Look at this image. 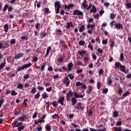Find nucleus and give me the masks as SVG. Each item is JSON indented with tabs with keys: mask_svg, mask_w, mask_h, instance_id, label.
Returning <instances> with one entry per match:
<instances>
[{
	"mask_svg": "<svg viewBox=\"0 0 131 131\" xmlns=\"http://www.w3.org/2000/svg\"><path fill=\"white\" fill-rule=\"evenodd\" d=\"M12 126L13 128L18 127L17 130L21 131L25 128V126H23V123L21 122H18L17 119H15L13 122L12 123Z\"/></svg>",
	"mask_w": 131,
	"mask_h": 131,
	"instance_id": "1",
	"label": "nucleus"
},
{
	"mask_svg": "<svg viewBox=\"0 0 131 131\" xmlns=\"http://www.w3.org/2000/svg\"><path fill=\"white\" fill-rule=\"evenodd\" d=\"M115 66L116 68H118L120 69V70L122 71V72H124V73H125V74H126V73H128V71H127V72H126V71H125V66H123L122 64H121V63H120V62L118 61V62H116L115 64Z\"/></svg>",
	"mask_w": 131,
	"mask_h": 131,
	"instance_id": "2",
	"label": "nucleus"
},
{
	"mask_svg": "<svg viewBox=\"0 0 131 131\" xmlns=\"http://www.w3.org/2000/svg\"><path fill=\"white\" fill-rule=\"evenodd\" d=\"M95 24H89L87 26V28H88V32L89 34H93L94 33V30H95Z\"/></svg>",
	"mask_w": 131,
	"mask_h": 131,
	"instance_id": "3",
	"label": "nucleus"
},
{
	"mask_svg": "<svg viewBox=\"0 0 131 131\" xmlns=\"http://www.w3.org/2000/svg\"><path fill=\"white\" fill-rule=\"evenodd\" d=\"M31 65H32L31 63L30 62L29 63L24 64L22 67H19L18 68H17V72H19V71H22L24 70V69L29 68V67H30V66H31Z\"/></svg>",
	"mask_w": 131,
	"mask_h": 131,
	"instance_id": "4",
	"label": "nucleus"
},
{
	"mask_svg": "<svg viewBox=\"0 0 131 131\" xmlns=\"http://www.w3.org/2000/svg\"><path fill=\"white\" fill-rule=\"evenodd\" d=\"M23 56H24V54L23 53H17L15 55L14 59L15 60H18V59H20V58H22Z\"/></svg>",
	"mask_w": 131,
	"mask_h": 131,
	"instance_id": "5",
	"label": "nucleus"
},
{
	"mask_svg": "<svg viewBox=\"0 0 131 131\" xmlns=\"http://www.w3.org/2000/svg\"><path fill=\"white\" fill-rule=\"evenodd\" d=\"M74 4H70L68 5H64V8L65 10H70L71 8H74Z\"/></svg>",
	"mask_w": 131,
	"mask_h": 131,
	"instance_id": "6",
	"label": "nucleus"
},
{
	"mask_svg": "<svg viewBox=\"0 0 131 131\" xmlns=\"http://www.w3.org/2000/svg\"><path fill=\"white\" fill-rule=\"evenodd\" d=\"M73 15H74V16H75V15H77L78 16H81L82 15V12L78 10H74Z\"/></svg>",
	"mask_w": 131,
	"mask_h": 131,
	"instance_id": "7",
	"label": "nucleus"
},
{
	"mask_svg": "<svg viewBox=\"0 0 131 131\" xmlns=\"http://www.w3.org/2000/svg\"><path fill=\"white\" fill-rule=\"evenodd\" d=\"M64 101H65V98L64 97H61L59 99L57 100V102L59 104H61V105H64Z\"/></svg>",
	"mask_w": 131,
	"mask_h": 131,
	"instance_id": "8",
	"label": "nucleus"
},
{
	"mask_svg": "<svg viewBox=\"0 0 131 131\" xmlns=\"http://www.w3.org/2000/svg\"><path fill=\"white\" fill-rule=\"evenodd\" d=\"M115 27H116L117 29H123V25L120 23H117L115 25Z\"/></svg>",
	"mask_w": 131,
	"mask_h": 131,
	"instance_id": "9",
	"label": "nucleus"
},
{
	"mask_svg": "<svg viewBox=\"0 0 131 131\" xmlns=\"http://www.w3.org/2000/svg\"><path fill=\"white\" fill-rule=\"evenodd\" d=\"M64 84H66V86L67 85H69L70 84V80H69V78L68 77H66L64 81H63Z\"/></svg>",
	"mask_w": 131,
	"mask_h": 131,
	"instance_id": "10",
	"label": "nucleus"
},
{
	"mask_svg": "<svg viewBox=\"0 0 131 131\" xmlns=\"http://www.w3.org/2000/svg\"><path fill=\"white\" fill-rule=\"evenodd\" d=\"M73 95L72 91H69L68 94L67 95V100L69 101V100H70V97L73 96Z\"/></svg>",
	"mask_w": 131,
	"mask_h": 131,
	"instance_id": "11",
	"label": "nucleus"
},
{
	"mask_svg": "<svg viewBox=\"0 0 131 131\" xmlns=\"http://www.w3.org/2000/svg\"><path fill=\"white\" fill-rule=\"evenodd\" d=\"M73 66V63L72 62H70L68 64V72H69L70 71H71V69Z\"/></svg>",
	"mask_w": 131,
	"mask_h": 131,
	"instance_id": "12",
	"label": "nucleus"
},
{
	"mask_svg": "<svg viewBox=\"0 0 131 131\" xmlns=\"http://www.w3.org/2000/svg\"><path fill=\"white\" fill-rule=\"evenodd\" d=\"M26 118H27V117H26V115L24 114L22 116L18 118V120H19V121H21L22 122H23V121H24V120H25Z\"/></svg>",
	"mask_w": 131,
	"mask_h": 131,
	"instance_id": "13",
	"label": "nucleus"
},
{
	"mask_svg": "<svg viewBox=\"0 0 131 131\" xmlns=\"http://www.w3.org/2000/svg\"><path fill=\"white\" fill-rule=\"evenodd\" d=\"M90 13H97V7L95 6H92V8L90 10Z\"/></svg>",
	"mask_w": 131,
	"mask_h": 131,
	"instance_id": "14",
	"label": "nucleus"
},
{
	"mask_svg": "<svg viewBox=\"0 0 131 131\" xmlns=\"http://www.w3.org/2000/svg\"><path fill=\"white\" fill-rule=\"evenodd\" d=\"M93 86L89 85L88 86V90L87 91L86 93H88V95H90L91 93L93 92Z\"/></svg>",
	"mask_w": 131,
	"mask_h": 131,
	"instance_id": "15",
	"label": "nucleus"
},
{
	"mask_svg": "<svg viewBox=\"0 0 131 131\" xmlns=\"http://www.w3.org/2000/svg\"><path fill=\"white\" fill-rule=\"evenodd\" d=\"M54 7L55 8H61V4H60V2L56 1L54 3Z\"/></svg>",
	"mask_w": 131,
	"mask_h": 131,
	"instance_id": "16",
	"label": "nucleus"
},
{
	"mask_svg": "<svg viewBox=\"0 0 131 131\" xmlns=\"http://www.w3.org/2000/svg\"><path fill=\"white\" fill-rule=\"evenodd\" d=\"M77 103V100H76V98L75 97H72V106H74L75 104Z\"/></svg>",
	"mask_w": 131,
	"mask_h": 131,
	"instance_id": "17",
	"label": "nucleus"
},
{
	"mask_svg": "<svg viewBox=\"0 0 131 131\" xmlns=\"http://www.w3.org/2000/svg\"><path fill=\"white\" fill-rule=\"evenodd\" d=\"M74 96L75 98H82V94L79 95L76 92H74Z\"/></svg>",
	"mask_w": 131,
	"mask_h": 131,
	"instance_id": "18",
	"label": "nucleus"
},
{
	"mask_svg": "<svg viewBox=\"0 0 131 131\" xmlns=\"http://www.w3.org/2000/svg\"><path fill=\"white\" fill-rule=\"evenodd\" d=\"M46 36H47V33L45 32L40 35L39 38H40V39H42V38H45Z\"/></svg>",
	"mask_w": 131,
	"mask_h": 131,
	"instance_id": "19",
	"label": "nucleus"
},
{
	"mask_svg": "<svg viewBox=\"0 0 131 131\" xmlns=\"http://www.w3.org/2000/svg\"><path fill=\"white\" fill-rule=\"evenodd\" d=\"M107 84L108 85H111V84H112V78L111 77H109L107 78Z\"/></svg>",
	"mask_w": 131,
	"mask_h": 131,
	"instance_id": "20",
	"label": "nucleus"
},
{
	"mask_svg": "<svg viewBox=\"0 0 131 131\" xmlns=\"http://www.w3.org/2000/svg\"><path fill=\"white\" fill-rule=\"evenodd\" d=\"M75 109H82L81 107V103H78L77 104V105L75 106Z\"/></svg>",
	"mask_w": 131,
	"mask_h": 131,
	"instance_id": "21",
	"label": "nucleus"
},
{
	"mask_svg": "<svg viewBox=\"0 0 131 131\" xmlns=\"http://www.w3.org/2000/svg\"><path fill=\"white\" fill-rule=\"evenodd\" d=\"M84 66H86V65H88V63H89V58H88V57H85L84 58Z\"/></svg>",
	"mask_w": 131,
	"mask_h": 131,
	"instance_id": "22",
	"label": "nucleus"
},
{
	"mask_svg": "<svg viewBox=\"0 0 131 131\" xmlns=\"http://www.w3.org/2000/svg\"><path fill=\"white\" fill-rule=\"evenodd\" d=\"M118 95H119V96H121V93H123V91H122V88H121V87L119 86L118 88Z\"/></svg>",
	"mask_w": 131,
	"mask_h": 131,
	"instance_id": "23",
	"label": "nucleus"
},
{
	"mask_svg": "<svg viewBox=\"0 0 131 131\" xmlns=\"http://www.w3.org/2000/svg\"><path fill=\"white\" fill-rule=\"evenodd\" d=\"M4 31L5 32L7 33L8 31H9V25L6 24L4 26Z\"/></svg>",
	"mask_w": 131,
	"mask_h": 131,
	"instance_id": "24",
	"label": "nucleus"
},
{
	"mask_svg": "<svg viewBox=\"0 0 131 131\" xmlns=\"http://www.w3.org/2000/svg\"><path fill=\"white\" fill-rule=\"evenodd\" d=\"M39 97H40V94H39V91H38L37 94L35 95L34 98L35 99V100H36L38 99Z\"/></svg>",
	"mask_w": 131,
	"mask_h": 131,
	"instance_id": "25",
	"label": "nucleus"
},
{
	"mask_svg": "<svg viewBox=\"0 0 131 131\" xmlns=\"http://www.w3.org/2000/svg\"><path fill=\"white\" fill-rule=\"evenodd\" d=\"M130 92L129 91H127L122 95V98H124L125 97H127V96H129Z\"/></svg>",
	"mask_w": 131,
	"mask_h": 131,
	"instance_id": "26",
	"label": "nucleus"
},
{
	"mask_svg": "<svg viewBox=\"0 0 131 131\" xmlns=\"http://www.w3.org/2000/svg\"><path fill=\"white\" fill-rule=\"evenodd\" d=\"M86 1L84 0L83 3L82 4L83 8H84V9H86L88 8V5L86 4Z\"/></svg>",
	"mask_w": 131,
	"mask_h": 131,
	"instance_id": "27",
	"label": "nucleus"
},
{
	"mask_svg": "<svg viewBox=\"0 0 131 131\" xmlns=\"http://www.w3.org/2000/svg\"><path fill=\"white\" fill-rule=\"evenodd\" d=\"M90 130L91 131H106V129L103 128L102 129H97L96 130V129L93 128H90Z\"/></svg>",
	"mask_w": 131,
	"mask_h": 131,
	"instance_id": "28",
	"label": "nucleus"
},
{
	"mask_svg": "<svg viewBox=\"0 0 131 131\" xmlns=\"http://www.w3.org/2000/svg\"><path fill=\"white\" fill-rule=\"evenodd\" d=\"M126 9H131V3H126L125 4Z\"/></svg>",
	"mask_w": 131,
	"mask_h": 131,
	"instance_id": "29",
	"label": "nucleus"
},
{
	"mask_svg": "<svg viewBox=\"0 0 131 131\" xmlns=\"http://www.w3.org/2000/svg\"><path fill=\"white\" fill-rule=\"evenodd\" d=\"M63 61H64V57L63 56L60 57L57 60V62H59V63H63Z\"/></svg>",
	"mask_w": 131,
	"mask_h": 131,
	"instance_id": "30",
	"label": "nucleus"
},
{
	"mask_svg": "<svg viewBox=\"0 0 131 131\" xmlns=\"http://www.w3.org/2000/svg\"><path fill=\"white\" fill-rule=\"evenodd\" d=\"M35 92H36V89H35V87H32L31 88V93L33 94V95H34V94H35Z\"/></svg>",
	"mask_w": 131,
	"mask_h": 131,
	"instance_id": "31",
	"label": "nucleus"
},
{
	"mask_svg": "<svg viewBox=\"0 0 131 131\" xmlns=\"http://www.w3.org/2000/svg\"><path fill=\"white\" fill-rule=\"evenodd\" d=\"M59 116L58 114H55L52 116V118L53 119H57V118H59Z\"/></svg>",
	"mask_w": 131,
	"mask_h": 131,
	"instance_id": "32",
	"label": "nucleus"
},
{
	"mask_svg": "<svg viewBox=\"0 0 131 131\" xmlns=\"http://www.w3.org/2000/svg\"><path fill=\"white\" fill-rule=\"evenodd\" d=\"M75 66H82V62L80 61H78L77 63L76 62L75 63Z\"/></svg>",
	"mask_w": 131,
	"mask_h": 131,
	"instance_id": "33",
	"label": "nucleus"
},
{
	"mask_svg": "<svg viewBox=\"0 0 131 131\" xmlns=\"http://www.w3.org/2000/svg\"><path fill=\"white\" fill-rule=\"evenodd\" d=\"M60 7H56V8H55V14H59V13H60Z\"/></svg>",
	"mask_w": 131,
	"mask_h": 131,
	"instance_id": "34",
	"label": "nucleus"
},
{
	"mask_svg": "<svg viewBox=\"0 0 131 131\" xmlns=\"http://www.w3.org/2000/svg\"><path fill=\"white\" fill-rule=\"evenodd\" d=\"M27 102H28V99H25L24 100V102H23V105H25V107L27 106Z\"/></svg>",
	"mask_w": 131,
	"mask_h": 131,
	"instance_id": "35",
	"label": "nucleus"
},
{
	"mask_svg": "<svg viewBox=\"0 0 131 131\" xmlns=\"http://www.w3.org/2000/svg\"><path fill=\"white\" fill-rule=\"evenodd\" d=\"M46 65H47V63H42V66H41V71H43V70H45V67H46Z\"/></svg>",
	"mask_w": 131,
	"mask_h": 131,
	"instance_id": "36",
	"label": "nucleus"
},
{
	"mask_svg": "<svg viewBox=\"0 0 131 131\" xmlns=\"http://www.w3.org/2000/svg\"><path fill=\"white\" fill-rule=\"evenodd\" d=\"M11 96H17L18 95V93L16 92L15 90H12V92L11 93Z\"/></svg>",
	"mask_w": 131,
	"mask_h": 131,
	"instance_id": "37",
	"label": "nucleus"
},
{
	"mask_svg": "<svg viewBox=\"0 0 131 131\" xmlns=\"http://www.w3.org/2000/svg\"><path fill=\"white\" fill-rule=\"evenodd\" d=\"M9 5H5L4 6V7L3 9V12H6L7 11V9L8 8Z\"/></svg>",
	"mask_w": 131,
	"mask_h": 131,
	"instance_id": "38",
	"label": "nucleus"
},
{
	"mask_svg": "<svg viewBox=\"0 0 131 131\" xmlns=\"http://www.w3.org/2000/svg\"><path fill=\"white\" fill-rule=\"evenodd\" d=\"M6 66V62H3L0 64V69H3Z\"/></svg>",
	"mask_w": 131,
	"mask_h": 131,
	"instance_id": "39",
	"label": "nucleus"
},
{
	"mask_svg": "<svg viewBox=\"0 0 131 131\" xmlns=\"http://www.w3.org/2000/svg\"><path fill=\"white\" fill-rule=\"evenodd\" d=\"M71 25V21H70L69 23H67V26H66L67 29H70Z\"/></svg>",
	"mask_w": 131,
	"mask_h": 131,
	"instance_id": "40",
	"label": "nucleus"
},
{
	"mask_svg": "<svg viewBox=\"0 0 131 131\" xmlns=\"http://www.w3.org/2000/svg\"><path fill=\"white\" fill-rule=\"evenodd\" d=\"M91 56L94 60H97V55L95 53H92Z\"/></svg>",
	"mask_w": 131,
	"mask_h": 131,
	"instance_id": "41",
	"label": "nucleus"
},
{
	"mask_svg": "<svg viewBox=\"0 0 131 131\" xmlns=\"http://www.w3.org/2000/svg\"><path fill=\"white\" fill-rule=\"evenodd\" d=\"M53 107H57V106H58V102H57V101H53L52 103Z\"/></svg>",
	"mask_w": 131,
	"mask_h": 131,
	"instance_id": "42",
	"label": "nucleus"
},
{
	"mask_svg": "<svg viewBox=\"0 0 131 131\" xmlns=\"http://www.w3.org/2000/svg\"><path fill=\"white\" fill-rule=\"evenodd\" d=\"M35 26L36 29V30H39V27L40 26V24H39V23L36 24Z\"/></svg>",
	"mask_w": 131,
	"mask_h": 131,
	"instance_id": "43",
	"label": "nucleus"
},
{
	"mask_svg": "<svg viewBox=\"0 0 131 131\" xmlns=\"http://www.w3.org/2000/svg\"><path fill=\"white\" fill-rule=\"evenodd\" d=\"M99 75H102V74H104V70L103 69H100L99 71Z\"/></svg>",
	"mask_w": 131,
	"mask_h": 131,
	"instance_id": "44",
	"label": "nucleus"
},
{
	"mask_svg": "<svg viewBox=\"0 0 131 131\" xmlns=\"http://www.w3.org/2000/svg\"><path fill=\"white\" fill-rule=\"evenodd\" d=\"M45 128H46V129H47L48 131H50L51 130V128L48 124H47L45 126Z\"/></svg>",
	"mask_w": 131,
	"mask_h": 131,
	"instance_id": "45",
	"label": "nucleus"
},
{
	"mask_svg": "<svg viewBox=\"0 0 131 131\" xmlns=\"http://www.w3.org/2000/svg\"><path fill=\"white\" fill-rule=\"evenodd\" d=\"M114 117L116 118V117H118V112H117V111H115L114 112Z\"/></svg>",
	"mask_w": 131,
	"mask_h": 131,
	"instance_id": "46",
	"label": "nucleus"
},
{
	"mask_svg": "<svg viewBox=\"0 0 131 131\" xmlns=\"http://www.w3.org/2000/svg\"><path fill=\"white\" fill-rule=\"evenodd\" d=\"M123 60H124V56H123V53H122L120 54V60L122 61Z\"/></svg>",
	"mask_w": 131,
	"mask_h": 131,
	"instance_id": "47",
	"label": "nucleus"
},
{
	"mask_svg": "<svg viewBox=\"0 0 131 131\" xmlns=\"http://www.w3.org/2000/svg\"><path fill=\"white\" fill-rule=\"evenodd\" d=\"M88 48L91 50V51H94V47H93V45L91 44V43H89L88 45Z\"/></svg>",
	"mask_w": 131,
	"mask_h": 131,
	"instance_id": "48",
	"label": "nucleus"
},
{
	"mask_svg": "<svg viewBox=\"0 0 131 131\" xmlns=\"http://www.w3.org/2000/svg\"><path fill=\"white\" fill-rule=\"evenodd\" d=\"M11 45H14L16 42V39H12L10 41Z\"/></svg>",
	"mask_w": 131,
	"mask_h": 131,
	"instance_id": "49",
	"label": "nucleus"
},
{
	"mask_svg": "<svg viewBox=\"0 0 131 131\" xmlns=\"http://www.w3.org/2000/svg\"><path fill=\"white\" fill-rule=\"evenodd\" d=\"M17 89H20V90L23 89V84L19 83L17 86Z\"/></svg>",
	"mask_w": 131,
	"mask_h": 131,
	"instance_id": "50",
	"label": "nucleus"
},
{
	"mask_svg": "<svg viewBox=\"0 0 131 131\" xmlns=\"http://www.w3.org/2000/svg\"><path fill=\"white\" fill-rule=\"evenodd\" d=\"M45 120H43L42 119H41V118L39 119H38V122H39V123H43V122H45Z\"/></svg>",
	"mask_w": 131,
	"mask_h": 131,
	"instance_id": "51",
	"label": "nucleus"
},
{
	"mask_svg": "<svg viewBox=\"0 0 131 131\" xmlns=\"http://www.w3.org/2000/svg\"><path fill=\"white\" fill-rule=\"evenodd\" d=\"M20 39H24L25 40H27V39H28V37L26 36H22L20 37Z\"/></svg>",
	"mask_w": 131,
	"mask_h": 131,
	"instance_id": "52",
	"label": "nucleus"
},
{
	"mask_svg": "<svg viewBox=\"0 0 131 131\" xmlns=\"http://www.w3.org/2000/svg\"><path fill=\"white\" fill-rule=\"evenodd\" d=\"M88 114L89 116L93 115V111L92 110L88 111Z\"/></svg>",
	"mask_w": 131,
	"mask_h": 131,
	"instance_id": "53",
	"label": "nucleus"
},
{
	"mask_svg": "<svg viewBox=\"0 0 131 131\" xmlns=\"http://www.w3.org/2000/svg\"><path fill=\"white\" fill-rule=\"evenodd\" d=\"M49 11H50V9L48 8H45V12L46 14H48V13H50V12Z\"/></svg>",
	"mask_w": 131,
	"mask_h": 131,
	"instance_id": "54",
	"label": "nucleus"
},
{
	"mask_svg": "<svg viewBox=\"0 0 131 131\" xmlns=\"http://www.w3.org/2000/svg\"><path fill=\"white\" fill-rule=\"evenodd\" d=\"M102 43L103 45H107V43H108V39L102 40Z\"/></svg>",
	"mask_w": 131,
	"mask_h": 131,
	"instance_id": "55",
	"label": "nucleus"
},
{
	"mask_svg": "<svg viewBox=\"0 0 131 131\" xmlns=\"http://www.w3.org/2000/svg\"><path fill=\"white\" fill-rule=\"evenodd\" d=\"M102 93L103 94H107V93H108V89L106 88L103 89V90L102 91Z\"/></svg>",
	"mask_w": 131,
	"mask_h": 131,
	"instance_id": "56",
	"label": "nucleus"
},
{
	"mask_svg": "<svg viewBox=\"0 0 131 131\" xmlns=\"http://www.w3.org/2000/svg\"><path fill=\"white\" fill-rule=\"evenodd\" d=\"M114 46H115V42L113 41H111V48H114Z\"/></svg>",
	"mask_w": 131,
	"mask_h": 131,
	"instance_id": "57",
	"label": "nucleus"
},
{
	"mask_svg": "<svg viewBox=\"0 0 131 131\" xmlns=\"http://www.w3.org/2000/svg\"><path fill=\"white\" fill-rule=\"evenodd\" d=\"M8 13H11V12L13 11V7L11 6L8 7Z\"/></svg>",
	"mask_w": 131,
	"mask_h": 131,
	"instance_id": "58",
	"label": "nucleus"
},
{
	"mask_svg": "<svg viewBox=\"0 0 131 131\" xmlns=\"http://www.w3.org/2000/svg\"><path fill=\"white\" fill-rule=\"evenodd\" d=\"M79 85H82V83L78 81L76 83V86H79Z\"/></svg>",
	"mask_w": 131,
	"mask_h": 131,
	"instance_id": "59",
	"label": "nucleus"
},
{
	"mask_svg": "<svg viewBox=\"0 0 131 131\" xmlns=\"http://www.w3.org/2000/svg\"><path fill=\"white\" fill-rule=\"evenodd\" d=\"M37 90H38L39 91H43V90H45V88H43V87H40V86H38Z\"/></svg>",
	"mask_w": 131,
	"mask_h": 131,
	"instance_id": "60",
	"label": "nucleus"
},
{
	"mask_svg": "<svg viewBox=\"0 0 131 131\" xmlns=\"http://www.w3.org/2000/svg\"><path fill=\"white\" fill-rule=\"evenodd\" d=\"M57 34H58V35H62V31L60 29H58L57 30Z\"/></svg>",
	"mask_w": 131,
	"mask_h": 131,
	"instance_id": "61",
	"label": "nucleus"
},
{
	"mask_svg": "<svg viewBox=\"0 0 131 131\" xmlns=\"http://www.w3.org/2000/svg\"><path fill=\"white\" fill-rule=\"evenodd\" d=\"M38 60V58L36 57H33V60L32 62H37V61Z\"/></svg>",
	"mask_w": 131,
	"mask_h": 131,
	"instance_id": "62",
	"label": "nucleus"
},
{
	"mask_svg": "<svg viewBox=\"0 0 131 131\" xmlns=\"http://www.w3.org/2000/svg\"><path fill=\"white\" fill-rule=\"evenodd\" d=\"M43 99H46V98H48V94L47 93L42 94Z\"/></svg>",
	"mask_w": 131,
	"mask_h": 131,
	"instance_id": "63",
	"label": "nucleus"
},
{
	"mask_svg": "<svg viewBox=\"0 0 131 131\" xmlns=\"http://www.w3.org/2000/svg\"><path fill=\"white\" fill-rule=\"evenodd\" d=\"M115 131H122V129L121 127H117L115 129Z\"/></svg>",
	"mask_w": 131,
	"mask_h": 131,
	"instance_id": "64",
	"label": "nucleus"
}]
</instances>
